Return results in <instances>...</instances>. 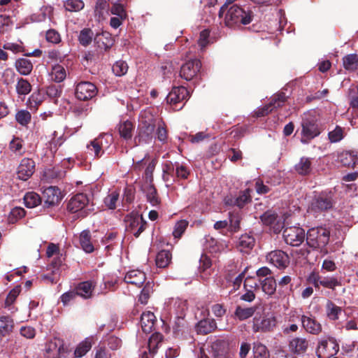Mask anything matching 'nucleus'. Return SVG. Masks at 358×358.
I'll use <instances>...</instances> for the list:
<instances>
[{
  "label": "nucleus",
  "instance_id": "f257e3e1",
  "mask_svg": "<svg viewBox=\"0 0 358 358\" xmlns=\"http://www.w3.org/2000/svg\"><path fill=\"white\" fill-rule=\"evenodd\" d=\"M155 122L154 116L148 110L141 112L139 117L138 134L135 138L136 143H148L152 140Z\"/></svg>",
  "mask_w": 358,
  "mask_h": 358
},
{
  "label": "nucleus",
  "instance_id": "f03ea898",
  "mask_svg": "<svg viewBox=\"0 0 358 358\" xmlns=\"http://www.w3.org/2000/svg\"><path fill=\"white\" fill-rule=\"evenodd\" d=\"M330 232L324 227H313L307 232L306 243L313 249H320L324 255L327 254L326 245L329 241Z\"/></svg>",
  "mask_w": 358,
  "mask_h": 358
},
{
  "label": "nucleus",
  "instance_id": "7ed1b4c3",
  "mask_svg": "<svg viewBox=\"0 0 358 358\" xmlns=\"http://www.w3.org/2000/svg\"><path fill=\"white\" fill-rule=\"evenodd\" d=\"M224 22L228 27L237 24H250L252 19V13L250 10H245L238 5H231L224 12Z\"/></svg>",
  "mask_w": 358,
  "mask_h": 358
},
{
  "label": "nucleus",
  "instance_id": "20e7f679",
  "mask_svg": "<svg viewBox=\"0 0 358 358\" xmlns=\"http://www.w3.org/2000/svg\"><path fill=\"white\" fill-rule=\"evenodd\" d=\"M277 324V319L272 313H257L252 320V330L255 332L273 331Z\"/></svg>",
  "mask_w": 358,
  "mask_h": 358
},
{
  "label": "nucleus",
  "instance_id": "39448f33",
  "mask_svg": "<svg viewBox=\"0 0 358 358\" xmlns=\"http://www.w3.org/2000/svg\"><path fill=\"white\" fill-rule=\"evenodd\" d=\"M67 209L72 213H79L80 216H87L93 208L86 194L80 193L73 196L68 202Z\"/></svg>",
  "mask_w": 358,
  "mask_h": 358
},
{
  "label": "nucleus",
  "instance_id": "423d86ee",
  "mask_svg": "<svg viewBox=\"0 0 358 358\" xmlns=\"http://www.w3.org/2000/svg\"><path fill=\"white\" fill-rule=\"evenodd\" d=\"M229 342L225 340H216L213 342L210 350L206 352L201 348L199 358H229Z\"/></svg>",
  "mask_w": 358,
  "mask_h": 358
},
{
  "label": "nucleus",
  "instance_id": "0eeeda50",
  "mask_svg": "<svg viewBox=\"0 0 358 358\" xmlns=\"http://www.w3.org/2000/svg\"><path fill=\"white\" fill-rule=\"evenodd\" d=\"M323 128L313 118H304L301 122V142L308 143L312 139L318 136Z\"/></svg>",
  "mask_w": 358,
  "mask_h": 358
},
{
  "label": "nucleus",
  "instance_id": "6e6552de",
  "mask_svg": "<svg viewBox=\"0 0 358 358\" xmlns=\"http://www.w3.org/2000/svg\"><path fill=\"white\" fill-rule=\"evenodd\" d=\"M283 237L287 244L299 246L304 241L305 231L299 227H287L283 231Z\"/></svg>",
  "mask_w": 358,
  "mask_h": 358
},
{
  "label": "nucleus",
  "instance_id": "1a4fd4ad",
  "mask_svg": "<svg viewBox=\"0 0 358 358\" xmlns=\"http://www.w3.org/2000/svg\"><path fill=\"white\" fill-rule=\"evenodd\" d=\"M201 63L199 59H191L182 65L180 76L186 80L196 78L200 72Z\"/></svg>",
  "mask_w": 358,
  "mask_h": 358
},
{
  "label": "nucleus",
  "instance_id": "9d476101",
  "mask_svg": "<svg viewBox=\"0 0 358 358\" xmlns=\"http://www.w3.org/2000/svg\"><path fill=\"white\" fill-rule=\"evenodd\" d=\"M126 228L128 231L138 237L144 230L145 223L143 217L138 213H132L125 219Z\"/></svg>",
  "mask_w": 358,
  "mask_h": 358
},
{
  "label": "nucleus",
  "instance_id": "9b49d317",
  "mask_svg": "<svg viewBox=\"0 0 358 358\" xmlns=\"http://www.w3.org/2000/svg\"><path fill=\"white\" fill-rule=\"evenodd\" d=\"M97 93L96 87L90 82H81L76 88V96L81 101L90 99L96 96Z\"/></svg>",
  "mask_w": 358,
  "mask_h": 358
},
{
  "label": "nucleus",
  "instance_id": "f8f14e48",
  "mask_svg": "<svg viewBox=\"0 0 358 358\" xmlns=\"http://www.w3.org/2000/svg\"><path fill=\"white\" fill-rule=\"evenodd\" d=\"M261 220L265 225L269 226L275 233H279L284 227V220L271 211H267L261 216Z\"/></svg>",
  "mask_w": 358,
  "mask_h": 358
},
{
  "label": "nucleus",
  "instance_id": "ddd939ff",
  "mask_svg": "<svg viewBox=\"0 0 358 358\" xmlns=\"http://www.w3.org/2000/svg\"><path fill=\"white\" fill-rule=\"evenodd\" d=\"M339 347L332 338L324 339L320 341L317 347V352L323 358L332 357L338 351Z\"/></svg>",
  "mask_w": 358,
  "mask_h": 358
},
{
  "label": "nucleus",
  "instance_id": "4468645a",
  "mask_svg": "<svg viewBox=\"0 0 358 358\" xmlns=\"http://www.w3.org/2000/svg\"><path fill=\"white\" fill-rule=\"evenodd\" d=\"M35 163L29 158H24L21 160L17 168V177L22 180H27L34 173Z\"/></svg>",
  "mask_w": 358,
  "mask_h": 358
},
{
  "label": "nucleus",
  "instance_id": "2eb2a0df",
  "mask_svg": "<svg viewBox=\"0 0 358 358\" xmlns=\"http://www.w3.org/2000/svg\"><path fill=\"white\" fill-rule=\"evenodd\" d=\"M266 260L275 266L283 268L289 264L288 255L282 250H274L266 255Z\"/></svg>",
  "mask_w": 358,
  "mask_h": 358
},
{
  "label": "nucleus",
  "instance_id": "dca6fc26",
  "mask_svg": "<svg viewBox=\"0 0 358 358\" xmlns=\"http://www.w3.org/2000/svg\"><path fill=\"white\" fill-rule=\"evenodd\" d=\"M61 199V192L56 187L50 186L43 191V199L48 206L57 205Z\"/></svg>",
  "mask_w": 358,
  "mask_h": 358
},
{
  "label": "nucleus",
  "instance_id": "f3484780",
  "mask_svg": "<svg viewBox=\"0 0 358 358\" xmlns=\"http://www.w3.org/2000/svg\"><path fill=\"white\" fill-rule=\"evenodd\" d=\"M189 96V92L184 87H174L166 96L167 103L170 104H176Z\"/></svg>",
  "mask_w": 358,
  "mask_h": 358
},
{
  "label": "nucleus",
  "instance_id": "a211bd4d",
  "mask_svg": "<svg viewBox=\"0 0 358 358\" xmlns=\"http://www.w3.org/2000/svg\"><path fill=\"white\" fill-rule=\"evenodd\" d=\"M301 324L305 330L312 334H319L322 331L321 324L312 315H302Z\"/></svg>",
  "mask_w": 358,
  "mask_h": 358
},
{
  "label": "nucleus",
  "instance_id": "6ab92c4d",
  "mask_svg": "<svg viewBox=\"0 0 358 358\" xmlns=\"http://www.w3.org/2000/svg\"><path fill=\"white\" fill-rule=\"evenodd\" d=\"M145 273L138 269H134L128 271L124 276V281L128 284H131L137 287L141 286L145 282Z\"/></svg>",
  "mask_w": 358,
  "mask_h": 358
},
{
  "label": "nucleus",
  "instance_id": "aec40b11",
  "mask_svg": "<svg viewBox=\"0 0 358 358\" xmlns=\"http://www.w3.org/2000/svg\"><path fill=\"white\" fill-rule=\"evenodd\" d=\"M47 358H61L64 353V348L62 341L54 339L50 341L45 348Z\"/></svg>",
  "mask_w": 358,
  "mask_h": 358
},
{
  "label": "nucleus",
  "instance_id": "412c9836",
  "mask_svg": "<svg viewBox=\"0 0 358 358\" xmlns=\"http://www.w3.org/2000/svg\"><path fill=\"white\" fill-rule=\"evenodd\" d=\"M337 161L338 163L345 166H354L358 163L357 152L354 151H344L337 156Z\"/></svg>",
  "mask_w": 358,
  "mask_h": 358
},
{
  "label": "nucleus",
  "instance_id": "4be33fe9",
  "mask_svg": "<svg viewBox=\"0 0 358 358\" xmlns=\"http://www.w3.org/2000/svg\"><path fill=\"white\" fill-rule=\"evenodd\" d=\"M285 100L286 96L283 93L275 96L268 106H266L264 108L259 110L257 115L264 116L268 114L273 110V108L280 107Z\"/></svg>",
  "mask_w": 358,
  "mask_h": 358
},
{
  "label": "nucleus",
  "instance_id": "5701e85b",
  "mask_svg": "<svg viewBox=\"0 0 358 358\" xmlns=\"http://www.w3.org/2000/svg\"><path fill=\"white\" fill-rule=\"evenodd\" d=\"M250 192V191L249 189H246L236 198H225L224 202L227 205L236 206L239 208H242L245 205V203L250 201L251 196Z\"/></svg>",
  "mask_w": 358,
  "mask_h": 358
},
{
  "label": "nucleus",
  "instance_id": "b1692460",
  "mask_svg": "<svg viewBox=\"0 0 358 358\" xmlns=\"http://www.w3.org/2000/svg\"><path fill=\"white\" fill-rule=\"evenodd\" d=\"M156 317L154 313L150 311L144 312L141 317V325L142 330L145 333H150L152 331Z\"/></svg>",
  "mask_w": 358,
  "mask_h": 358
},
{
  "label": "nucleus",
  "instance_id": "393cba45",
  "mask_svg": "<svg viewBox=\"0 0 358 358\" xmlns=\"http://www.w3.org/2000/svg\"><path fill=\"white\" fill-rule=\"evenodd\" d=\"M308 347V341L303 338H294L289 343L291 350L296 354L305 352Z\"/></svg>",
  "mask_w": 358,
  "mask_h": 358
},
{
  "label": "nucleus",
  "instance_id": "a878e982",
  "mask_svg": "<svg viewBox=\"0 0 358 358\" xmlns=\"http://www.w3.org/2000/svg\"><path fill=\"white\" fill-rule=\"evenodd\" d=\"M94 285L92 281H85L80 283L76 287V294L84 299L92 296Z\"/></svg>",
  "mask_w": 358,
  "mask_h": 358
},
{
  "label": "nucleus",
  "instance_id": "bb28decb",
  "mask_svg": "<svg viewBox=\"0 0 358 358\" xmlns=\"http://www.w3.org/2000/svg\"><path fill=\"white\" fill-rule=\"evenodd\" d=\"M255 238L250 234H243L239 238L238 247L241 252H248L255 245Z\"/></svg>",
  "mask_w": 358,
  "mask_h": 358
},
{
  "label": "nucleus",
  "instance_id": "cd10ccee",
  "mask_svg": "<svg viewBox=\"0 0 358 358\" xmlns=\"http://www.w3.org/2000/svg\"><path fill=\"white\" fill-rule=\"evenodd\" d=\"M331 207V201L326 198L318 197L311 204V206L308 208V212H319L324 210H327Z\"/></svg>",
  "mask_w": 358,
  "mask_h": 358
},
{
  "label": "nucleus",
  "instance_id": "c85d7f7f",
  "mask_svg": "<svg viewBox=\"0 0 358 358\" xmlns=\"http://www.w3.org/2000/svg\"><path fill=\"white\" fill-rule=\"evenodd\" d=\"M216 322L213 319L199 321L196 325V331L199 334H207L216 329Z\"/></svg>",
  "mask_w": 358,
  "mask_h": 358
},
{
  "label": "nucleus",
  "instance_id": "c756f323",
  "mask_svg": "<svg viewBox=\"0 0 358 358\" xmlns=\"http://www.w3.org/2000/svg\"><path fill=\"white\" fill-rule=\"evenodd\" d=\"M102 145V138L99 136L91 141L87 145V152L90 155L95 157H99L103 152L101 149Z\"/></svg>",
  "mask_w": 358,
  "mask_h": 358
},
{
  "label": "nucleus",
  "instance_id": "7c9ffc66",
  "mask_svg": "<svg viewBox=\"0 0 358 358\" xmlns=\"http://www.w3.org/2000/svg\"><path fill=\"white\" fill-rule=\"evenodd\" d=\"M325 310L327 317L331 320H337L343 311L341 307L329 300L326 303Z\"/></svg>",
  "mask_w": 358,
  "mask_h": 358
},
{
  "label": "nucleus",
  "instance_id": "2f4dec72",
  "mask_svg": "<svg viewBox=\"0 0 358 358\" xmlns=\"http://www.w3.org/2000/svg\"><path fill=\"white\" fill-rule=\"evenodd\" d=\"M255 307L246 308L238 306L235 310L234 315L236 318L242 321L251 317L255 314Z\"/></svg>",
  "mask_w": 358,
  "mask_h": 358
},
{
  "label": "nucleus",
  "instance_id": "473e14b6",
  "mask_svg": "<svg viewBox=\"0 0 358 358\" xmlns=\"http://www.w3.org/2000/svg\"><path fill=\"white\" fill-rule=\"evenodd\" d=\"M172 255L169 250H161L156 257V265L159 268H165L171 262Z\"/></svg>",
  "mask_w": 358,
  "mask_h": 358
},
{
  "label": "nucleus",
  "instance_id": "72a5a7b5",
  "mask_svg": "<svg viewBox=\"0 0 358 358\" xmlns=\"http://www.w3.org/2000/svg\"><path fill=\"white\" fill-rule=\"evenodd\" d=\"M262 291L267 295H273L276 290V282L273 277H267L260 282Z\"/></svg>",
  "mask_w": 358,
  "mask_h": 358
},
{
  "label": "nucleus",
  "instance_id": "f704fd0d",
  "mask_svg": "<svg viewBox=\"0 0 358 358\" xmlns=\"http://www.w3.org/2000/svg\"><path fill=\"white\" fill-rule=\"evenodd\" d=\"M80 243L83 250L90 253L94 251V248L90 239V234L88 231H83L80 234Z\"/></svg>",
  "mask_w": 358,
  "mask_h": 358
},
{
  "label": "nucleus",
  "instance_id": "c9c22d12",
  "mask_svg": "<svg viewBox=\"0 0 358 358\" xmlns=\"http://www.w3.org/2000/svg\"><path fill=\"white\" fill-rule=\"evenodd\" d=\"M148 201L152 205L157 206L159 203V200L157 194V191L151 183H146L143 187Z\"/></svg>",
  "mask_w": 358,
  "mask_h": 358
},
{
  "label": "nucleus",
  "instance_id": "e433bc0d",
  "mask_svg": "<svg viewBox=\"0 0 358 358\" xmlns=\"http://www.w3.org/2000/svg\"><path fill=\"white\" fill-rule=\"evenodd\" d=\"M344 68L350 71H354L358 68V55L350 54L343 59Z\"/></svg>",
  "mask_w": 358,
  "mask_h": 358
},
{
  "label": "nucleus",
  "instance_id": "4c0bfd02",
  "mask_svg": "<svg viewBox=\"0 0 358 358\" xmlns=\"http://www.w3.org/2000/svg\"><path fill=\"white\" fill-rule=\"evenodd\" d=\"M108 3L103 0L97 1L95 7V17H97L99 21L103 20L106 17L108 14Z\"/></svg>",
  "mask_w": 358,
  "mask_h": 358
},
{
  "label": "nucleus",
  "instance_id": "58836bf2",
  "mask_svg": "<svg viewBox=\"0 0 358 358\" xmlns=\"http://www.w3.org/2000/svg\"><path fill=\"white\" fill-rule=\"evenodd\" d=\"M50 76L52 80L56 83H61L65 80L66 71L62 66L56 64L52 66Z\"/></svg>",
  "mask_w": 358,
  "mask_h": 358
},
{
  "label": "nucleus",
  "instance_id": "ea45409f",
  "mask_svg": "<svg viewBox=\"0 0 358 358\" xmlns=\"http://www.w3.org/2000/svg\"><path fill=\"white\" fill-rule=\"evenodd\" d=\"M24 202L27 208H32L41 203V198L36 192H30L24 196Z\"/></svg>",
  "mask_w": 358,
  "mask_h": 358
},
{
  "label": "nucleus",
  "instance_id": "a19ab883",
  "mask_svg": "<svg viewBox=\"0 0 358 358\" xmlns=\"http://www.w3.org/2000/svg\"><path fill=\"white\" fill-rule=\"evenodd\" d=\"M134 127L130 121H124L119 125V133L125 140L130 139L133 134Z\"/></svg>",
  "mask_w": 358,
  "mask_h": 358
},
{
  "label": "nucleus",
  "instance_id": "79ce46f5",
  "mask_svg": "<svg viewBox=\"0 0 358 358\" xmlns=\"http://www.w3.org/2000/svg\"><path fill=\"white\" fill-rule=\"evenodd\" d=\"M92 341V338H87L80 343L75 350V356L76 357H82L84 356L91 349Z\"/></svg>",
  "mask_w": 358,
  "mask_h": 358
},
{
  "label": "nucleus",
  "instance_id": "37998d69",
  "mask_svg": "<svg viewBox=\"0 0 358 358\" xmlns=\"http://www.w3.org/2000/svg\"><path fill=\"white\" fill-rule=\"evenodd\" d=\"M13 320L8 316L0 317V335L4 336L12 331Z\"/></svg>",
  "mask_w": 358,
  "mask_h": 358
},
{
  "label": "nucleus",
  "instance_id": "c03bdc74",
  "mask_svg": "<svg viewBox=\"0 0 358 358\" xmlns=\"http://www.w3.org/2000/svg\"><path fill=\"white\" fill-rule=\"evenodd\" d=\"M120 194L117 191H113L110 192L103 200V203L108 209H115L119 203Z\"/></svg>",
  "mask_w": 358,
  "mask_h": 358
},
{
  "label": "nucleus",
  "instance_id": "a18cd8bd",
  "mask_svg": "<svg viewBox=\"0 0 358 358\" xmlns=\"http://www.w3.org/2000/svg\"><path fill=\"white\" fill-rule=\"evenodd\" d=\"M16 68L22 75H28L31 73L33 66L31 62L27 59H20L16 62Z\"/></svg>",
  "mask_w": 358,
  "mask_h": 358
},
{
  "label": "nucleus",
  "instance_id": "49530a36",
  "mask_svg": "<svg viewBox=\"0 0 358 358\" xmlns=\"http://www.w3.org/2000/svg\"><path fill=\"white\" fill-rule=\"evenodd\" d=\"M96 43L100 49L104 50H108L112 45V40L108 37V34H102L97 35L94 38Z\"/></svg>",
  "mask_w": 358,
  "mask_h": 358
},
{
  "label": "nucleus",
  "instance_id": "de8ad7c7",
  "mask_svg": "<svg viewBox=\"0 0 358 358\" xmlns=\"http://www.w3.org/2000/svg\"><path fill=\"white\" fill-rule=\"evenodd\" d=\"M311 163L308 158L302 157L299 162L296 164V171L301 175H306L310 173L311 170Z\"/></svg>",
  "mask_w": 358,
  "mask_h": 358
},
{
  "label": "nucleus",
  "instance_id": "09e8293b",
  "mask_svg": "<svg viewBox=\"0 0 358 358\" xmlns=\"http://www.w3.org/2000/svg\"><path fill=\"white\" fill-rule=\"evenodd\" d=\"M162 335L159 333L153 334L148 341V350L150 353L155 354L159 345L162 343Z\"/></svg>",
  "mask_w": 358,
  "mask_h": 358
},
{
  "label": "nucleus",
  "instance_id": "8fccbe9b",
  "mask_svg": "<svg viewBox=\"0 0 358 358\" xmlns=\"http://www.w3.org/2000/svg\"><path fill=\"white\" fill-rule=\"evenodd\" d=\"M64 6L68 11L78 12L84 8L85 3L82 0H66Z\"/></svg>",
  "mask_w": 358,
  "mask_h": 358
},
{
  "label": "nucleus",
  "instance_id": "3c124183",
  "mask_svg": "<svg viewBox=\"0 0 358 358\" xmlns=\"http://www.w3.org/2000/svg\"><path fill=\"white\" fill-rule=\"evenodd\" d=\"M328 137L331 143H337L344 138L343 129L339 126H336L335 129L328 134Z\"/></svg>",
  "mask_w": 358,
  "mask_h": 358
},
{
  "label": "nucleus",
  "instance_id": "603ef678",
  "mask_svg": "<svg viewBox=\"0 0 358 358\" xmlns=\"http://www.w3.org/2000/svg\"><path fill=\"white\" fill-rule=\"evenodd\" d=\"M94 36V34L92 31L90 29H83L79 35V41L80 43L83 46L88 45L92 40Z\"/></svg>",
  "mask_w": 358,
  "mask_h": 358
},
{
  "label": "nucleus",
  "instance_id": "864d4df0",
  "mask_svg": "<svg viewBox=\"0 0 358 358\" xmlns=\"http://www.w3.org/2000/svg\"><path fill=\"white\" fill-rule=\"evenodd\" d=\"M31 115L27 110H19L15 115L16 121L22 126L27 125L31 121Z\"/></svg>",
  "mask_w": 358,
  "mask_h": 358
},
{
  "label": "nucleus",
  "instance_id": "5fc2aeb1",
  "mask_svg": "<svg viewBox=\"0 0 358 358\" xmlns=\"http://www.w3.org/2000/svg\"><path fill=\"white\" fill-rule=\"evenodd\" d=\"M128 71L127 64L122 60L116 62L113 66V71L117 76H122Z\"/></svg>",
  "mask_w": 358,
  "mask_h": 358
},
{
  "label": "nucleus",
  "instance_id": "6e6d98bb",
  "mask_svg": "<svg viewBox=\"0 0 358 358\" xmlns=\"http://www.w3.org/2000/svg\"><path fill=\"white\" fill-rule=\"evenodd\" d=\"M188 226V222L186 220H182L177 222L174 226L173 231V236L175 238H179L185 232Z\"/></svg>",
  "mask_w": 358,
  "mask_h": 358
},
{
  "label": "nucleus",
  "instance_id": "4d7b16f0",
  "mask_svg": "<svg viewBox=\"0 0 358 358\" xmlns=\"http://www.w3.org/2000/svg\"><path fill=\"white\" fill-rule=\"evenodd\" d=\"M254 358H269V353L265 345L258 343L253 348Z\"/></svg>",
  "mask_w": 358,
  "mask_h": 358
},
{
  "label": "nucleus",
  "instance_id": "13d9d810",
  "mask_svg": "<svg viewBox=\"0 0 358 358\" xmlns=\"http://www.w3.org/2000/svg\"><path fill=\"white\" fill-rule=\"evenodd\" d=\"M152 292V282H148L143 288L139 296V301L143 304H146L150 297V293Z\"/></svg>",
  "mask_w": 358,
  "mask_h": 358
},
{
  "label": "nucleus",
  "instance_id": "bf43d9fd",
  "mask_svg": "<svg viewBox=\"0 0 358 358\" xmlns=\"http://www.w3.org/2000/svg\"><path fill=\"white\" fill-rule=\"evenodd\" d=\"M31 87L29 83L22 78H20L16 85V90L19 94L25 95L29 94L31 91Z\"/></svg>",
  "mask_w": 358,
  "mask_h": 358
},
{
  "label": "nucleus",
  "instance_id": "052dcab7",
  "mask_svg": "<svg viewBox=\"0 0 358 358\" xmlns=\"http://www.w3.org/2000/svg\"><path fill=\"white\" fill-rule=\"evenodd\" d=\"M320 285L329 289H334L336 287L340 285V282L337 278L334 277H322V280L320 281Z\"/></svg>",
  "mask_w": 358,
  "mask_h": 358
},
{
  "label": "nucleus",
  "instance_id": "680f3d73",
  "mask_svg": "<svg viewBox=\"0 0 358 358\" xmlns=\"http://www.w3.org/2000/svg\"><path fill=\"white\" fill-rule=\"evenodd\" d=\"M10 149L16 154L22 155L24 152L22 141L18 138L13 139L10 143Z\"/></svg>",
  "mask_w": 358,
  "mask_h": 358
},
{
  "label": "nucleus",
  "instance_id": "e2e57ef3",
  "mask_svg": "<svg viewBox=\"0 0 358 358\" xmlns=\"http://www.w3.org/2000/svg\"><path fill=\"white\" fill-rule=\"evenodd\" d=\"M110 12L113 15H115L121 19H125L127 17L125 9L120 3H114L111 7Z\"/></svg>",
  "mask_w": 358,
  "mask_h": 358
},
{
  "label": "nucleus",
  "instance_id": "0e129e2a",
  "mask_svg": "<svg viewBox=\"0 0 358 358\" xmlns=\"http://www.w3.org/2000/svg\"><path fill=\"white\" fill-rule=\"evenodd\" d=\"M20 291L21 289L19 286L14 287L10 291L5 301L6 306H10L15 301L16 298L20 294Z\"/></svg>",
  "mask_w": 358,
  "mask_h": 358
},
{
  "label": "nucleus",
  "instance_id": "69168bd1",
  "mask_svg": "<svg viewBox=\"0 0 358 358\" xmlns=\"http://www.w3.org/2000/svg\"><path fill=\"white\" fill-rule=\"evenodd\" d=\"M173 308H175L176 313L181 316L187 308V302L184 300L176 299L174 301Z\"/></svg>",
  "mask_w": 358,
  "mask_h": 358
},
{
  "label": "nucleus",
  "instance_id": "338daca9",
  "mask_svg": "<svg viewBox=\"0 0 358 358\" xmlns=\"http://www.w3.org/2000/svg\"><path fill=\"white\" fill-rule=\"evenodd\" d=\"M46 40L52 43H59L61 41V37L55 29H50L46 32Z\"/></svg>",
  "mask_w": 358,
  "mask_h": 358
},
{
  "label": "nucleus",
  "instance_id": "774afa93",
  "mask_svg": "<svg viewBox=\"0 0 358 358\" xmlns=\"http://www.w3.org/2000/svg\"><path fill=\"white\" fill-rule=\"evenodd\" d=\"M206 247L212 253L220 252L222 248V246L221 245H218L217 241L213 238L207 239Z\"/></svg>",
  "mask_w": 358,
  "mask_h": 358
}]
</instances>
